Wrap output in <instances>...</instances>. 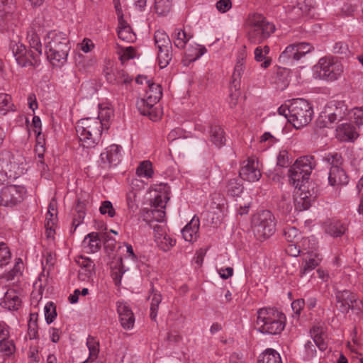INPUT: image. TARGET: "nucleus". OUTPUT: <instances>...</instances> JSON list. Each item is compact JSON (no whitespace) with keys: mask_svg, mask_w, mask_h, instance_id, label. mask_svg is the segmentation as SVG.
<instances>
[{"mask_svg":"<svg viewBox=\"0 0 363 363\" xmlns=\"http://www.w3.org/2000/svg\"><path fill=\"white\" fill-rule=\"evenodd\" d=\"M279 59L283 61L299 60L300 57L297 52L295 43L288 45L280 55Z\"/></svg>","mask_w":363,"mask_h":363,"instance_id":"37","label":"nucleus"},{"mask_svg":"<svg viewBox=\"0 0 363 363\" xmlns=\"http://www.w3.org/2000/svg\"><path fill=\"white\" fill-rule=\"evenodd\" d=\"M269 52V48L267 45H265L263 48L261 47H257L255 50V59L257 62H262L261 64V67L263 68H267L272 63V60L270 57H267V55Z\"/></svg>","mask_w":363,"mask_h":363,"instance_id":"31","label":"nucleus"},{"mask_svg":"<svg viewBox=\"0 0 363 363\" xmlns=\"http://www.w3.org/2000/svg\"><path fill=\"white\" fill-rule=\"evenodd\" d=\"M258 363H281L279 354L273 349H267L258 359Z\"/></svg>","mask_w":363,"mask_h":363,"instance_id":"32","label":"nucleus"},{"mask_svg":"<svg viewBox=\"0 0 363 363\" xmlns=\"http://www.w3.org/2000/svg\"><path fill=\"white\" fill-rule=\"evenodd\" d=\"M323 160L330 167H340L343 164L342 157L337 152L328 153L323 157Z\"/></svg>","mask_w":363,"mask_h":363,"instance_id":"43","label":"nucleus"},{"mask_svg":"<svg viewBox=\"0 0 363 363\" xmlns=\"http://www.w3.org/2000/svg\"><path fill=\"white\" fill-rule=\"evenodd\" d=\"M244 54H242L241 56H238L236 65L234 68V72L232 76L233 84H235L237 80L241 77L244 72Z\"/></svg>","mask_w":363,"mask_h":363,"instance_id":"45","label":"nucleus"},{"mask_svg":"<svg viewBox=\"0 0 363 363\" xmlns=\"http://www.w3.org/2000/svg\"><path fill=\"white\" fill-rule=\"evenodd\" d=\"M37 315L30 314V318L28 324V334L30 339L38 338V325L36 318L33 320V318Z\"/></svg>","mask_w":363,"mask_h":363,"instance_id":"50","label":"nucleus"},{"mask_svg":"<svg viewBox=\"0 0 363 363\" xmlns=\"http://www.w3.org/2000/svg\"><path fill=\"white\" fill-rule=\"evenodd\" d=\"M95 264H89L87 268H80L78 272V278L81 281H88L94 273Z\"/></svg>","mask_w":363,"mask_h":363,"instance_id":"48","label":"nucleus"},{"mask_svg":"<svg viewBox=\"0 0 363 363\" xmlns=\"http://www.w3.org/2000/svg\"><path fill=\"white\" fill-rule=\"evenodd\" d=\"M57 208L56 203L50 202L48 206V210L46 216V223L45 224L47 229L52 230L53 225L55 224V221L57 218Z\"/></svg>","mask_w":363,"mask_h":363,"instance_id":"41","label":"nucleus"},{"mask_svg":"<svg viewBox=\"0 0 363 363\" xmlns=\"http://www.w3.org/2000/svg\"><path fill=\"white\" fill-rule=\"evenodd\" d=\"M256 325L262 333L277 335L285 326V315L274 308H262L257 311Z\"/></svg>","mask_w":363,"mask_h":363,"instance_id":"4","label":"nucleus"},{"mask_svg":"<svg viewBox=\"0 0 363 363\" xmlns=\"http://www.w3.org/2000/svg\"><path fill=\"white\" fill-rule=\"evenodd\" d=\"M104 73L107 82L112 84H128L132 82V78L123 69L106 67Z\"/></svg>","mask_w":363,"mask_h":363,"instance_id":"18","label":"nucleus"},{"mask_svg":"<svg viewBox=\"0 0 363 363\" xmlns=\"http://www.w3.org/2000/svg\"><path fill=\"white\" fill-rule=\"evenodd\" d=\"M354 122L357 125L363 124V108H354L352 111Z\"/></svg>","mask_w":363,"mask_h":363,"instance_id":"62","label":"nucleus"},{"mask_svg":"<svg viewBox=\"0 0 363 363\" xmlns=\"http://www.w3.org/2000/svg\"><path fill=\"white\" fill-rule=\"evenodd\" d=\"M116 306L121 326L125 330L132 329L135 323V318L132 310L128 303L123 301H118Z\"/></svg>","mask_w":363,"mask_h":363,"instance_id":"17","label":"nucleus"},{"mask_svg":"<svg viewBox=\"0 0 363 363\" xmlns=\"http://www.w3.org/2000/svg\"><path fill=\"white\" fill-rule=\"evenodd\" d=\"M21 299L17 292L13 289L8 290L0 301V305L9 311L18 310L21 305Z\"/></svg>","mask_w":363,"mask_h":363,"instance_id":"24","label":"nucleus"},{"mask_svg":"<svg viewBox=\"0 0 363 363\" xmlns=\"http://www.w3.org/2000/svg\"><path fill=\"white\" fill-rule=\"evenodd\" d=\"M82 247L87 253H94L101 248L99 234L95 232L89 233L82 241Z\"/></svg>","mask_w":363,"mask_h":363,"instance_id":"27","label":"nucleus"},{"mask_svg":"<svg viewBox=\"0 0 363 363\" xmlns=\"http://www.w3.org/2000/svg\"><path fill=\"white\" fill-rule=\"evenodd\" d=\"M57 316L56 307L52 302H48L45 306V317L48 324L53 322Z\"/></svg>","mask_w":363,"mask_h":363,"instance_id":"47","label":"nucleus"},{"mask_svg":"<svg viewBox=\"0 0 363 363\" xmlns=\"http://www.w3.org/2000/svg\"><path fill=\"white\" fill-rule=\"evenodd\" d=\"M11 259V252L4 242H0V267L7 264Z\"/></svg>","mask_w":363,"mask_h":363,"instance_id":"49","label":"nucleus"},{"mask_svg":"<svg viewBox=\"0 0 363 363\" xmlns=\"http://www.w3.org/2000/svg\"><path fill=\"white\" fill-rule=\"evenodd\" d=\"M313 160L314 157L310 155L301 157L297 159L289 170L290 180H294L295 182H298L300 172L297 173V171H299L300 168L302 169V173H303L305 177H310L312 170L315 167Z\"/></svg>","mask_w":363,"mask_h":363,"instance_id":"12","label":"nucleus"},{"mask_svg":"<svg viewBox=\"0 0 363 363\" xmlns=\"http://www.w3.org/2000/svg\"><path fill=\"white\" fill-rule=\"evenodd\" d=\"M172 8V0H155V9L159 15L167 14Z\"/></svg>","mask_w":363,"mask_h":363,"instance_id":"42","label":"nucleus"},{"mask_svg":"<svg viewBox=\"0 0 363 363\" xmlns=\"http://www.w3.org/2000/svg\"><path fill=\"white\" fill-rule=\"evenodd\" d=\"M239 174L242 179L250 182L258 181L262 176L258 161L252 157L244 160L242 162Z\"/></svg>","mask_w":363,"mask_h":363,"instance_id":"14","label":"nucleus"},{"mask_svg":"<svg viewBox=\"0 0 363 363\" xmlns=\"http://www.w3.org/2000/svg\"><path fill=\"white\" fill-rule=\"evenodd\" d=\"M313 339L314 344L320 351H325L328 348V344L323 335L315 334Z\"/></svg>","mask_w":363,"mask_h":363,"instance_id":"57","label":"nucleus"},{"mask_svg":"<svg viewBox=\"0 0 363 363\" xmlns=\"http://www.w3.org/2000/svg\"><path fill=\"white\" fill-rule=\"evenodd\" d=\"M322 260L321 255L314 252H307L303 255L302 267L300 270L301 276H303L312 271L319 265Z\"/></svg>","mask_w":363,"mask_h":363,"instance_id":"21","label":"nucleus"},{"mask_svg":"<svg viewBox=\"0 0 363 363\" xmlns=\"http://www.w3.org/2000/svg\"><path fill=\"white\" fill-rule=\"evenodd\" d=\"M16 167V164L0 160V184L10 182L18 177L16 172H13V169H15Z\"/></svg>","mask_w":363,"mask_h":363,"instance_id":"25","label":"nucleus"},{"mask_svg":"<svg viewBox=\"0 0 363 363\" xmlns=\"http://www.w3.org/2000/svg\"><path fill=\"white\" fill-rule=\"evenodd\" d=\"M11 96L5 93H0V112L6 114L9 111H13Z\"/></svg>","mask_w":363,"mask_h":363,"instance_id":"44","label":"nucleus"},{"mask_svg":"<svg viewBox=\"0 0 363 363\" xmlns=\"http://www.w3.org/2000/svg\"><path fill=\"white\" fill-rule=\"evenodd\" d=\"M313 108L310 103L303 99H294L291 103V123L296 129L308 125L312 120Z\"/></svg>","mask_w":363,"mask_h":363,"instance_id":"6","label":"nucleus"},{"mask_svg":"<svg viewBox=\"0 0 363 363\" xmlns=\"http://www.w3.org/2000/svg\"><path fill=\"white\" fill-rule=\"evenodd\" d=\"M172 36L174 38V44L179 49H184L187 42L191 38V36L188 35L184 30L179 28L174 30Z\"/></svg>","mask_w":363,"mask_h":363,"instance_id":"35","label":"nucleus"},{"mask_svg":"<svg viewBox=\"0 0 363 363\" xmlns=\"http://www.w3.org/2000/svg\"><path fill=\"white\" fill-rule=\"evenodd\" d=\"M304 306H305V301L303 298L296 299V300L294 301L291 303V308H292L294 312L298 315H300Z\"/></svg>","mask_w":363,"mask_h":363,"instance_id":"63","label":"nucleus"},{"mask_svg":"<svg viewBox=\"0 0 363 363\" xmlns=\"http://www.w3.org/2000/svg\"><path fill=\"white\" fill-rule=\"evenodd\" d=\"M252 225L257 240H265L276 230L275 217L269 211H262L253 216Z\"/></svg>","mask_w":363,"mask_h":363,"instance_id":"7","label":"nucleus"},{"mask_svg":"<svg viewBox=\"0 0 363 363\" xmlns=\"http://www.w3.org/2000/svg\"><path fill=\"white\" fill-rule=\"evenodd\" d=\"M295 45L300 59L313 50V46L308 43H295Z\"/></svg>","mask_w":363,"mask_h":363,"instance_id":"52","label":"nucleus"},{"mask_svg":"<svg viewBox=\"0 0 363 363\" xmlns=\"http://www.w3.org/2000/svg\"><path fill=\"white\" fill-rule=\"evenodd\" d=\"M283 235L289 242H294L299 236V230L294 226H286L283 230Z\"/></svg>","mask_w":363,"mask_h":363,"instance_id":"46","label":"nucleus"},{"mask_svg":"<svg viewBox=\"0 0 363 363\" xmlns=\"http://www.w3.org/2000/svg\"><path fill=\"white\" fill-rule=\"evenodd\" d=\"M118 36L121 40L127 43H133L136 39L131 27L123 18L118 19Z\"/></svg>","mask_w":363,"mask_h":363,"instance_id":"28","label":"nucleus"},{"mask_svg":"<svg viewBox=\"0 0 363 363\" xmlns=\"http://www.w3.org/2000/svg\"><path fill=\"white\" fill-rule=\"evenodd\" d=\"M10 48L19 66L22 67H36L40 65L41 55H37V51L31 48L28 50L23 43L11 41Z\"/></svg>","mask_w":363,"mask_h":363,"instance_id":"8","label":"nucleus"},{"mask_svg":"<svg viewBox=\"0 0 363 363\" xmlns=\"http://www.w3.org/2000/svg\"><path fill=\"white\" fill-rule=\"evenodd\" d=\"M154 40L158 49V64L160 68H164L169 65L172 58L171 40L164 31L160 30L155 31Z\"/></svg>","mask_w":363,"mask_h":363,"instance_id":"10","label":"nucleus"},{"mask_svg":"<svg viewBox=\"0 0 363 363\" xmlns=\"http://www.w3.org/2000/svg\"><path fill=\"white\" fill-rule=\"evenodd\" d=\"M210 140L216 147L223 146L225 143L223 130L218 125H212L210 130Z\"/></svg>","mask_w":363,"mask_h":363,"instance_id":"30","label":"nucleus"},{"mask_svg":"<svg viewBox=\"0 0 363 363\" xmlns=\"http://www.w3.org/2000/svg\"><path fill=\"white\" fill-rule=\"evenodd\" d=\"M160 245H161L160 247L164 251H167L170 247H173L176 244V240L171 238L169 236L167 235V233L164 235L163 238L160 241Z\"/></svg>","mask_w":363,"mask_h":363,"instance_id":"56","label":"nucleus"},{"mask_svg":"<svg viewBox=\"0 0 363 363\" xmlns=\"http://www.w3.org/2000/svg\"><path fill=\"white\" fill-rule=\"evenodd\" d=\"M48 60L53 66H60L66 62L69 50L67 35L56 30L50 31L45 38Z\"/></svg>","mask_w":363,"mask_h":363,"instance_id":"1","label":"nucleus"},{"mask_svg":"<svg viewBox=\"0 0 363 363\" xmlns=\"http://www.w3.org/2000/svg\"><path fill=\"white\" fill-rule=\"evenodd\" d=\"M121 147L117 145H111L101 153V160L104 168H110L116 166L121 161Z\"/></svg>","mask_w":363,"mask_h":363,"instance_id":"16","label":"nucleus"},{"mask_svg":"<svg viewBox=\"0 0 363 363\" xmlns=\"http://www.w3.org/2000/svg\"><path fill=\"white\" fill-rule=\"evenodd\" d=\"M337 298H342V300L347 302L349 305L353 306V303L357 301V296L353 293L350 291H343L341 293H339L337 296Z\"/></svg>","mask_w":363,"mask_h":363,"instance_id":"54","label":"nucleus"},{"mask_svg":"<svg viewBox=\"0 0 363 363\" xmlns=\"http://www.w3.org/2000/svg\"><path fill=\"white\" fill-rule=\"evenodd\" d=\"M151 295L150 317L152 320H156L159 305L162 302V297L161 294L154 289H152Z\"/></svg>","mask_w":363,"mask_h":363,"instance_id":"34","label":"nucleus"},{"mask_svg":"<svg viewBox=\"0 0 363 363\" xmlns=\"http://www.w3.org/2000/svg\"><path fill=\"white\" fill-rule=\"evenodd\" d=\"M15 349L14 343L9 337L0 340V352L3 356L9 357L15 352Z\"/></svg>","mask_w":363,"mask_h":363,"instance_id":"39","label":"nucleus"},{"mask_svg":"<svg viewBox=\"0 0 363 363\" xmlns=\"http://www.w3.org/2000/svg\"><path fill=\"white\" fill-rule=\"evenodd\" d=\"M326 233L333 237H340L346 231L345 225L339 220L331 222L326 228Z\"/></svg>","mask_w":363,"mask_h":363,"instance_id":"36","label":"nucleus"},{"mask_svg":"<svg viewBox=\"0 0 363 363\" xmlns=\"http://www.w3.org/2000/svg\"><path fill=\"white\" fill-rule=\"evenodd\" d=\"M111 115L112 111L110 108H104L100 112L97 118H99L104 123L106 124V125H104V128H108L107 123L110 120Z\"/></svg>","mask_w":363,"mask_h":363,"instance_id":"60","label":"nucleus"},{"mask_svg":"<svg viewBox=\"0 0 363 363\" xmlns=\"http://www.w3.org/2000/svg\"><path fill=\"white\" fill-rule=\"evenodd\" d=\"M199 220L194 217L182 229L184 239L187 242H193L198 238Z\"/></svg>","mask_w":363,"mask_h":363,"instance_id":"26","label":"nucleus"},{"mask_svg":"<svg viewBox=\"0 0 363 363\" xmlns=\"http://www.w3.org/2000/svg\"><path fill=\"white\" fill-rule=\"evenodd\" d=\"M22 265L21 259L20 258L18 259L13 268L5 275L6 280H12L18 274H20Z\"/></svg>","mask_w":363,"mask_h":363,"instance_id":"55","label":"nucleus"},{"mask_svg":"<svg viewBox=\"0 0 363 363\" xmlns=\"http://www.w3.org/2000/svg\"><path fill=\"white\" fill-rule=\"evenodd\" d=\"M247 37L254 44H260L274 33L276 27L260 13L249 14L245 22Z\"/></svg>","mask_w":363,"mask_h":363,"instance_id":"3","label":"nucleus"},{"mask_svg":"<svg viewBox=\"0 0 363 363\" xmlns=\"http://www.w3.org/2000/svg\"><path fill=\"white\" fill-rule=\"evenodd\" d=\"M279 206L280 207L285 208L286 211H289L291 208V198L290 193L286 192L282 194Z\"/></svg>","mask_w":363,"mask_h":363,"instance_id":"58","label":"nucleus"},{"mask_svg":"<svg viewBox=\"0 0 363 363\" xmlns=\"http://www.w3.org/2000/svg\"><path fill=\"white\" fill-rule=\"evenodd\" d=\"M86 345L89 350V359L92 362L98 357L99 342L94 337L89 335L87 338Z\"/></svg>","mask_w":363,"mask_h":363,"instance_id":"40","label":"nucleus"},{"mask_svg":"<svg viewBox=\"0 0 363 363\" xmlns=\"http://www.w3.org/2000/svg\"><path fill=\"white\" fill-rule=\"evenodd\" d=\"M357 137L354 126L349 123H342L336 128V138L340 141H353Z\"/></svg>","mask_w":363,"mask_h":363,"instance_id":"23","label":"nucleus"},{"mask_svg":"<svg viewBox=\"0 0 363 363\" xmlns=\"http://www.w3.org/2000/svg\"><path fill=\"white\" fill-rule=\"evenodd\" d=\"M216 6L218 11L225 13L231 9L232 3L230 0H219Z\"/></svg>","mask_w":363,"mask_h":363,"instance_id":"61","label":"nucleus"},{"mask_svg":"<svg viewBox=\"0 0 363 363\" xmlns=\"http://www.w3.org/2000/svg\"><path fill=\"white\" fill-rule=\"evenodd\" d=\"M349 177L342 166L330 167L328 174V183L332 186L347 185Z\"/></svg>","mask_w":363,"mask_h":363,"instance_id":"20","label":"nucleus"},{"mask_svg":"<svg viewBox=\"0 0 363 363\" xmlns=\"http://www.w3.org/2000/svg\"><path fill=\"white\" fill-rule=\"evenodd\" d=\"M331 104L325 108L321 113L320 118L323 120L328 118L329 123H333L335 121H340L345 118L347 114V108L344 101H333Z\"/></svg>","mask_w":363,"mask_h":363,"instance_id":"15","label":"nucleus"},{"mask_svg":"<svg viewBox=\"0 0 363 363\" xmlns=\"http://www.w3.org/2000/svg\"><path fill=\"white\" fill-rule=\"evenodd\" d=\"M291 163L289 152L286 150H281L277 155V165L281 167H288Z\"/></svg>","mask_w":363,"mask_h":363,"instance_id":"51","label":"nucleus"},{"mask_svg":"<svg viewBox=\"0 0 363 363\" xmlns=\"http://www.w3.org/2000/svg\"><path fill=\"white\" fill-rule=\"evenodd\" d=\"M294 196V203L297 211H302L308 209L316 199V193L313 189L309 190L305 184H301Z\"/></svg>","mask_w":363,"mask_h":363,"instance_id":"13","label":"nucleus"},{"mask_svg":"<svg viewBox=\"0 0 363 363\" xmlns=\"http://www.w3.org/2000/svg\"><path fill=\"white\" fill-rule=\"evenodd\" d=\"M153 230L155 240L159 244L160 241L163 238L164 235L166 234L165 229L162 226L156 225L155 226H154Z\"/></svg>","mask_w":363,"mask_h":363,"instance_id":"64","label":"nucleus"},{"mask_svg":"<svg viewBox=\"0 0 363 363\" xmlns=\"http://www.w3.org/2000/svg\"><path fill=\"white\" fill-rule=\"evenodd\" d=\"M104 125L99 118H86L79 120L76 125V131L82 146L86 148L94 147L101 140Z\"/></svg>","mask_w":363,"mask_h":363,"instance_id":"2","label":"nucleus"},{"mask_svg":"<svg viewBox=\"0 0 363 363\" xmlns=\"http://www.w3.org/2000/svg\"><path fill=\"white\" fill-rule=\"evenodd\" d=\"M99 211L103 215L108 213V216L111 218H113L116 214L115 209L109 201H104L101 203Z\"/></svg>","mask_w":363,"mask_h":363,"instance_id":"53","label":"nucleus"},{"mask_svg":"<svg viewBox=\"0 0 363 363\" xmlns=\"http://www.w3.org/2000/svg\"><path fill=\"white\" fill-rule=\"evenodd\" d=\"M140 182L138 179H134L132 181L130 188L126 195V201H127V206L130 211L135 212L138 208V203L136 201V198L138 194V191L137 189H135L134 186H138V184Z\"/></svg>","mask_w":363,"mask_h":363,"instance_id":"29","label":"nucleus"},{"mask_svg":"<svg viewBox=\"0 0 363 363\" xmlns=\"http://www.w3.org/2000/svg\"><path fill=\"white\" fill-rule=\"evenodd\" d=\"M147 89L145 97L137 101V106L141 114L149 116L152 121H157L160 117V111L155 105L162 96V89L158 84L147 81Z\"/></svg>","mask_w":363,"mask_h":363,"instance_id":"5","label":"nucleus"},{"mask_svg":"<svg viewBox=\"0 0 363 363\" xmlns=\"http://www.w3.org/2000/svg\"><path fill=\"white\" fill-rule=\"evenodd\" d=\"M153 173L152 163L148 160L141 162L136 169V174L139 177L151 178Z\"/></svg>","mask_w":363,"mask_h":363,"instance_id":"38","label":"nucleus"},{"mask_svg":"<svg viewBox=\"0 0 363 363\" xmlns=\"http://www.w3.org/2000/svg\"><path fill=\"white\" fill-rule=\"evenodd\" d=\"M305 5L298 3L297 9L301 10L303 13L309 14L312 9L314 8L315 1L314 0H304Z\"/></svg>","mask_w":363,"mask_h":363,"instance_id":"59","label":"nucleus"},{"mask_svg":"<svg viewBox=\"0 0 363 363\" xmlns=\"http://www.w3.org/2000/svg\"><path fill=\"white\" fill-rule=\"evenodd\" d=\"M26 194V189L22 185H9L0 192V206L13 208L20 203Z\"/></svg>","mask_w":363,"mask_h":363,"instance_id":"11","label":"nucleus"},{"mask_svg":"<svg viewBox=\"0 0 363 363\" xmlns=\"http://www.w3.org/2000/svg\"><path fill=\"white\" fill-rule=\"evenodd\" d=\"M226 192L230 196H238L243 190L242 184L238 178L230 179L226 184Z\"/></svg>","mask_w":363,"mask_h":363,"instance_id":"33","label":"nucleus"},{"mask_svg":"<svg viewBox=\"0 0 363 363\" xmlns=\"http://www.w3.org/2000/svg\"><path fill=\"white\" fill-rule=\"evenodd\" d=\"M43 28L37 23H33L27 33V39L30 48L37 51V55H42V44L40 35Z\"/></svg>","mask_w":363,"mask_h":363,"instance_id":"19","label":"nucleus"},{"mask_svg":"<svg viewBox=\"0 0 363 363\" xmlns=\"http://www.w3.org/2000/svg\"><path fill=\"white\" fill-rule=\"evenodd\" d=\"M13 0H0V27L5 28L13 19Z\"/></svg>","mask_w":363,"mask_h":363,"instance_id":"22","label":"nucleus"},{"mask_svg":"<svg viewBox=\"0 0 363 363\" xmlns=\"http://www.w3.org/2000/svg\"><path fill=\"white\" fill-rule=\"evenodd\" d=\"M315 72H319V78L328 81L336 80L343 72L341 62L334 57H322L314 67Z\"/></svg>","mask_w":363,"mask_h":363,"instance_id":"9","label":"nucleus"}]
</instances>
